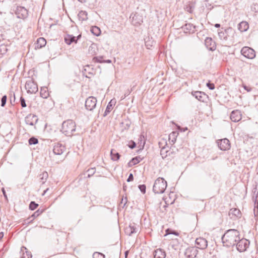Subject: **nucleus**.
Segmentation results:
<instances>
[{"label": "nucleus", "instance_id": "obj_38", "mask_svg": "<svg viewBox=\"0 0 258 258\" xmlns=\"http://www.w3.org/2000/svg\"><path fill=\"white\" fill-rule=\"evenodd\" d=\"M79 17L82 19V20H86L87 19V14L85 11H81L79 13Z\"/></svg>", "mask_w": 258, "mask_h": 258}, {"label": "nucleus", "instance_id": "obj_21", "mask_svg": "<svg viewBox=\"0 0 258 258\" xmlns=\"http://www.w3.org/2000/svg\"><path fill=\"white\" fill-rule=\"evenodd\" d=\"M197 254V250L195 247L187 248L185 251V255L188 258H194Z\"/></svg>", "mask_w": 258, "mask_h": 258}, {"label": "nucleus", "instance_id": "obj_3", "mask_svg": "<svg viewBox=\"0 0 258 258\" xmlns=\"http://www.w3.org/2000/svg\"><path fill=\"white\" fill-rule=\"evenodd\" d=\"M167 182L163 178L159 177L154 184L153 190L155 194H163L167 187Z\"/></svg>", "mask_w": 258, "mask_h": 258}, {"label": "nucleus", "instance_id": "obj_37", "mask_svg": "<svg viewBox=\"0 0 258 258\" xmlns=\"http://www.w3.org/2000/svg\"><path fill=\"white\" fill-rule=\"evenodd\" d=\"M104 60L102 56H95L93 58V61L95 62L103 63L104 62Z\"/></svg>", "mask_w": 258, "mask_h": 258}, {"label": "nucleus", "instance_id": "obj_20", "mask_svg": "<svg viewBox=\"0 0 258 258\" xmlns=\"http://www.w3.org/2000/svg\"><path fill=\"white\" fill-rule=\"evenodd\" d=\"M43 212V209H38L36 212H35L30 217H29L28 219L25 220V223L26 224H29L31 223L33 220L39 216Z\"/></svg>", "mask_w": 258, "mask_h": 258}, {"label": "nucleus", "instance_id": "obj_16", "mask_svg": "<svg viewBox=\"0 0 258 258\" xmlns=\"http://www.w3.org/2000/svg\"><path fill=\"white\" fill-rule=\"evenodd\" d=\"M25 122L26 124L33 126L38 121V117L34 114H30L25 117Z\"/></svg>", "mask_w": 258, "mask_h": 258}, {"label": "nucleus", "instance_id": "obj_56", "mask_svg": "<svg viewBox=\"0 0 258 258\" xmlns=\"http://www.w3.org/2000/svg\"><path fill=\"white\" fill-rule=\"evenodd\" d=\"M123 190H125V189H126L125 186H123Z\"/></svg>", "mask_w": 258, "mask_h": 258}, {"label": "nucleus", "instance_id": "obj_33", "mask_svg": "<svg viewBox=\"0 0 258 258\" xmlns=\"http://www.w3.org/2000/svg\"><path fill=\"white\" fill-rule=\"evenodd\" d=\"M110 156L111 159L113 161H117L120 158L119 154L114 149L111 150Z\"/></svg>", "mask_w": 258, "mask_h": 258}, {"label": "nucleus", "instance_id": "obj_36", "mask_svg": "<svg viewBox=\"0 0 258 258\" xmlns=\"http://www.w3.org/2000/svg\"><path fill=\"white\" fill-rule=\"evenodd\" d=\"M91 31L96 36H99L101 32L100 29L97 26L92 27L91 28Z\"/></svg>", "mask_w": 258, "mask_h": 258}, {"label": "nucleus", "instance_id": "obj_23", "mask_svg": "<svg viewBox=\"0 0 258 258\" xmlns=\"http://www.w3.org/2000/svg\"><path fill=\"white\" fill-rule=\"evenodd\" d=\"M192 95L199 101L201 102H204L207 97L206 94L201 91H195L192 92Z\"/></svg>", "mask_w": 258, "mask_h": 258}, {"label": "nucleus", "instance_id": "obj_12", "mask_svg": "<svg viewBox=\"0 0 258 258\" xmlns=\"http://www.w3.org/2000/svg\"><path fill=\"white\" fill-rule=\"evenodd\" d=\"M218 146L220 150L226 151L230 149V144L227 139H223L217 142Z\"/></svg>", "mask_w": 258, "mask_h": 258}, {"label": "nucleus", "instance_id": "obj_18", "mask_svg": "<svg viewBox=\"0 0 258 258\" xmlns=\"http://www.w3.org/2000/svg\"><path fill=\"white\" fill-rule=\"evenodd\" d=\"M205 44L206 47L212 51L216 49V46L215 42L212 40L211 38L207 37L205 40Z\"/></svg>", "mask_w": 258, "mask_h": 258}, {"label": "nucleus", "instance_id": "obj_41", "mask_svg": "<svg viewBox=\"0 0 258 258\" xmlns=\"http://www.w3.org/2000/svg\"><path fill=\"white\" fill-rule=\"evenodd\" d=\"M38 142V139L34 137L30 138L29 140V144L30 145H35V144H37Z\"/></svg>", "mask_w": 258, "mask_h": 258}, {"label": "nucleus", "instance_id": "obj_48", "mask_svg": "<svg viewBox=\"0 0 258 258\" xmlns=\"http://www.w3.org/2000/svg\"><path fill=\"white\" fill-rule=\"evenodd\" d=\"M133 180H134V176L132 173H131L129 175L128 178L127 179V181L130 182V181H133Z\"/></svg>", "mask_w": 258, "mask_h": 258}, {"label": "nucleus", "instance_id": "obj_14", "mask_svg": "<svg viewBox=\"0 0 258 258\" xmlns=\"http://www.w3.org/2000/svg\"><path fill=\"white\" fill-rule=\"evenodd\" d=\"M195 242L196 246L198 248L204 249L207 247L208 242L207 240L204 238H197Z\"/></svg>", "mask_w": 258, "mask_h": 258}, {"label": "nucleus", "instance_id": "obj_2", "mask_svg": "<svg viewBox=\"0 0 258 258\" xmlns=\"http://www.w3.org/2000/svg\"><path fill=\"white\" fill-rule=\"evenodd\" d=\"M76 131V123L71 120L69 119L63 122L60 131L67 136H72L73 132Z\"/></svg>", "mask_w": 258, "mask_h": 258}, {"label": "nucleus", "instance_id": "obj_22", "mask_svg": "<svg viewBox=\"0 0 258 258\" xmlns=\"http://www.w3.org/2000/svg\"><path fill=\"white\" fill-rule=\"evenodd\" d=\"M20 253L21 258H31L32 256L31 252L25 246L21 247Z\"/></svg>", "mask_w": 258, "mask_h": 258}, {"label": "nucleus", "instance_id": "obj_11", "mask_svg": "<svg viewBox=\"0 0 258 258\" xmlns=\"http://www.w3.org/2000/svg\"><path fill=\"white\" fill-rule=\"evenodd\" d=\"M97 99L93 96L89 97L85 102L86 108L90 111L93 110L96 106Z\"/></svg>", "mask_w": 258, "mask_h": 258}, {"label": "nucleus", "instance_id": "obj_15", "mask_svg": "<svg viewBox=\"0 0 258 258\" xmlns=\"http://www.w3.org/2000/svg\"><path fill=\"white\" fill-rule=\"evenodd\" d=\"M81 37V34L79 35L77 37H75L72 35L67 34L64 37V41L68 45L71 44L73 42L77 43L78 40Z\"/></svg>", "mask_w": 258, "mask_h": 258}, {"label": "nucleus", "instance_id": "obj_30", "mask_svg": "<svg viewBox=\"0 0 258 258\" xmlns=\"http://www.w3.org/2000/svg\"><path fill=\"white\" fill-rule=\"evenodd\" d=\"M138 231L137 228L134 225H130L125 229V232L129 235H131L133 233H137Z\"/></svg>", "mask_w": 258, "mask_h": 258}, {"label": "nucleus", "instance_id": "obj_58", "mask_svg": "<svg viewBox=\"0 0 258 258\" xmlns=\"http://www.w3.org/2000/svg\"><path fill=\"white\" fill-rule=\"evenodd\" d=\"M48 189L47 188V189H46V190H44V194L46 192V191H47Z\"/></svg>", "mask_w": 258, "mask_h": 258}, {"label": "nucleus", "instance_id": "obj_46", "mask_svg": "<svg viewBox=\"0 0 258 258\" xmlns=\"http://www.w3.org/2000/svg\"><path fill=\"white\" fill-rule=\"evenodd\" d=\"M136 143L134 141H131L129 142L128 147L131 149H134V148L136 147Z\"/></svg>", "mask_w": 258, "mask_h": 258}, {"label": "nucleus", "instance_id": "obj_28", "mask_svg": "<svg viewBox=\"0 0 258 258\" xmlns=\"http://www.w3.org/2000/svg\"><path fill=\"white\" fill-rule=\"evenodd\" d=\"M178 134L176 132H172L169 135L168 140L170 144L173 145L175 143Z\"/></svg>", "mask_w": 258, "mask_h": 258}, {"label": "nucleus", "instance_id": "obj_26", "mask_svg": "<svg viewBox=\"0 0 258 258\" xmlns=\"http://www.w3.org/2000/svg\"><path fill=\"white\" fill-rule=\"evenodd\" d=\"M165 252L162 249H157L154 252V258H165Z\"/></svg>", "mask_w": 258, "mask_h": 258}, {"label": "nucleus", "instance_id": "obj_59", "mask_svg": "<svg viewBox=\"0 0 258 258\" xmlns=\"http://www.w3.org/2000/svg\"><path fill=\"white\" fill-rule=\"evenodd\" d=\"M78 1L80 2H81L83 1V0H78Z\"/></svg>", "mask_w": 258, "mask_h": 258}, {"label": "nucleus", "instance_id": "obj_51", "mask_svg": "<svg viewBox=\"0 0 258 258\" xmlns=\"http://www.w3.org/2000/svg\"><path fill=\"white\" fill-rule=\"evenodd\" d=\"M104 62H106V63H110L111 62V60H110V59H107V60H104Z\"/></svg>", "mask_w": 258, "mask_h": 258}, {"label": "nucleus", "instance_id": "obj_43", "mask_svg": "<svg viewBox=\"0 0 258 258\" xmlns=\"http://www.w3.org/2000/svg\"><path fill=\"white\" fill-rule=\"evenodd\" d=\"M20 101L21 105L22 107H26L27 105L26 104L25 100L23 97L21 96L20 97Z\"/></svg>", "mask_w": 258, "mask_h": 258}, {"label": "nucleus", "instance_id": "obj_10", "mask_svg": "<svg viewBox=\"0 0 258 258\" xmlns=\"http://www.w3.org/2000/svg\"><path fill=\"white\" fill-rule=\"evenodd\" d=\"M15 14L17 18L24 19L28 17V12L26 9L23 7L17 6L15 10Z\"/></svg>", "mask_w": 258, "mask_h": 258}, {"label": "nucleus", "instance_id": "obj_4", "mask_svg": "<svg viewBox=\"0 0 258 258\" xmlns=\"http://www.w3.org/2000/svg\"><path fill=\"white\" fill-rule=\"evenodd\" d=\"M66 150V148L64 145L60 143H56L54 144L53 148V153L55 155L60 156V159L56 160V162L59 163L63 161L66 156L63 155V153Z\"/></svg>", "mask_w": 258, "mask_h": 258}, {"label": "nucleus", "instance_id": "obj_55", "mask_svg": "<svg viewBox=\"0 0 258 258\" xmlns=\"http://www.w3.org/2000/svg\"><path fill=\"white\" fill-rule=\"evenodd\" d=\"M3 194H4V196L5 197H6V192H5V190L4 189H3Z\"/></svg>", "mask_w": 258, "mask_h": 258}, {"label": "nucleus", "instance_id": "obj_6", "mask_svg": "<svg viewBox=\"0 0 258 258\" xmlns=\"http://www.w3.org/2000/svg\"><path fill=\"white\" fill-rule=\"evenodd\" d=\"M25 89L28 93L34 94L38 91L37 85L32 80H29L25 84Z\"/></svg>", "mask_w": 258, "mask_h": 258}, {"label": "nucleus", "instance_id": "obj_34", "mask_svg": "<svg viewBox=\"0 0 258 258\" xmlns=\"http://www.w3.org/2000/svg\"><path fill=\"white\" fill-rule=\"evenodd\" d=\"M40 96L43 98H47L49 96V92L47 87H42L40 89Z\"/></svg>", "mask_w": 258, "mask_h": 258}, {"label": "nucleus", "instance_id": "obj_57", "mask_svg": "<svg viewBox=\"0 0 258 258\" xmlns=\"http://www.w3.org/2000/svg\"><path fill=\"white\" fill-rule=\"evenodd\" d=\"M123 190H125V189H126L125 186H123Z\"/></svg>", "mask_w": 258, "mask_h": 258}, {"label": "nucleus", "instance_id": "obj_27", "mask_svg": "<svg viewBox=\"0 0 258 258\" xmlns=\"http://www.w3.org/2000/svg\"><path fill=\"white\" fill-rule=\"evenodd\" d=\"M249 28V25L246 21H242L240 22L238 26V29L240 32H245L248 30Z\"/></svg>", "mask_w": 258, "mask_h": 258}, {"label": "nucleus", "instance_id": "obj_44", "mask_svg": "<svg viewBox=\"0 0 258 258\" xmlns=\"http://www.w3.org/2000/svg\"><path fill=\"white\" fill-rule=\"evenodd\" d=\"M88 172V177H90L91 175H93L95 172V169L93 168H91L90 169H89L87 171Z\"/></svg>", "mask_w": 258, "mask_h": 258}, {"label": "nucleus", "instance_id": "obj_19", "mask_svg": "<svg viewBox=\"0 0 258 258\" xmlns=\"http://www.w3.org/2000/svg\"><path fill=\"white\" fill-rule=\"evenodd\" d=\"M185 33H193L195 31L196 27L191 23H186L182 27Z\"/></svg>", "mask_w": 258, "mask_h": 258}, {"label": "nucleus", "instance_id": "obj_31", "mask_svg": "<svg viewBox=\"0 0 258 258\" xmlns=\"http://www.w3.org/2000/svg\"><path fill=\"white\" fill-rule=\"evenodd\" d=\"M115 101H113V100H111L108 104L106 108L105 109L104 116H106L112 109L113 105H114Z\"/></svg>", "mask_w": 258, "mask_h": 258}, {"label": "nucleus", "instance_id": "obj_49", "mask_svg": "<svg viewBox=\"0 0 258 258\" xmlns=\"http://www.w3.org/2000/svg\"><path fill=\"white\" fill-rule=\"evenodd\" d=\"M257 202L256 203V206L255 207H256L258 208V192H256V195H255V202L257 201Z\"/></svg>", "mask_w": 258, "mask_h": 258}, {"label": "nucleus", "instance_id": "obj_9", "mask_svg": "<svg viewBox=\"0 0 258 258\" xmlns=\"http://www.w3.org/2000/svg\"><path fill=\"white\" fill-rule=\"evenodd\" d=\"M233 32L234 30L231 27L224 30L222 28V30L218 31V36L221 40H227L229 35L233 33Z\"/></svg>", "mask_w": 258, "mask_h": 258}, {"label": "nucleus", "instance_id": "obj_50", "mask_svg": "<svg viewBox=\"0 0 258 258\" xmlns=\"http://www.w3.org/2000/svg\"><path fill=\"white\" fill-rule=\"evenodd\" d=\"M4 236V234L3 232H0V240H1Z\"/></svg>", "mask_w": 258, "mask_h": 258}, {"label": "nucleus", "instance_id": "obj_42", "mask_svg": "<svg viewBox=\"0 0 258 258\" xmlns=\"http://www.w3.org/2000/svg\"><path fill=\"white\" fill-rule=\"evenodd\" d=\"M7 100V96L4 95L1 99V106L4 107L6 104Z\"/></svg>", "mask_w": 258, "mask_h": 258}, {"label": "nucleus", "instance_id": "obj_13", "mask_svg": "<svg viewBox=\"0 0 258 258\" xmlns=\"http://www.w3.org/2000/svg\"><path fill=\"white\" fill-rule=\"evenodd\" d=\"M247 240L245 239H240L239 238V240L237 241L236 245L237 249L240 251L242 252L246 250L247 247Z\"/></svg>", "mask_w": 258, "mask_h": 258}, {"label": "nucleus", "instance_id": "obj_25", "mask_svg": "<svg viewBox=\"0 0 258 258\" xmlns=\"http://www.w3.org/2000/svg\"><path fill=\"white\" fill-rule=\"evenodd\" d=\"M46 44V40L43 37H40L37 39V42L35 44V48L40 49L44 47Z\"/></svg>", "mask_w": 258, "mask_h": 258}, {"label": "nucleus", "instance_id": "obj_5", "mask_svg": "<svg viewBox=\"0 0 258 258\" xmlns=\"http://www.w3.org/2000/svg\"><path fill=\"white\" fill-rule=\"evenodd\" d=\"M159 145L161 148L160 155H161L163 159H165L168 157H171V154L173 153L170 150V148L167 146L166 142L163 141V143L162 142H159Z\"/></svg>", "mask_w": 258, "mask_h": 258}, {"label": "nucleus", "instance_id": "obj_53", "mask_svg": "<svg viewBox=\"0 0 258 258\" xmlns=\"http://www.w3.org/2000/svg\"><path fill=\"white\" fill-rule=\"evenodd\" d=\"M124 202V205L125 204V203L127 202V199L126 198H125L124 199V200H123V199H122V202Z\"/></svg>", "mask_w": 258, "mask_h": 258}, {"label": "nucleus", "instance_id": "obj_60", "mask_svg": "<svg viewBox=\"0 0 258 258\" xmlns=\"http://www.w3.org/2000/svg\"><path fill=\"white\" fill-rule=\"evenodd\" d=\"M257 258H258V257H257Z\"/></svg>", "mask_w": 258, "mask_h": 258}, {"label": "nucleus", "instance_id": "obj_8", "mask_svg": "<svg viewBox=\"0 0 258 258\" xmlns=\"http://www.w3.org/2000/svg\"><path fill=\"white\" fill-rule=\"evenodd\" d=\"M130 19H131L132 23L135 26L140 25L143 22V16L139 13L132 14Z\"/></svg>", "mask_w": 258, "mask_h": 258}, {"label": "nucleus", "instance_id": "obj_29", "mask_svg": "<svg viewBox=\"0 0 258 258\" xmlns=\"http://www.w3.org/2000/svg\"><path fill=\"white\" fill-rule=\"evenodd\" d=\"M142 158L140 156H137L132 158V159L128 163V166L132 167L141 161Z\"/></svg>", "mask_w": 258, "mask_h": 258}, {"label": "nucleus", "instance_id": "obj_24", "mask_svg": "<svg viewBox=\"0 0 258 258\" xmlns=\"http://www.w3.org/2000/svg\"><path fill=\"white\" fill-rule=\"evenodd\" d=\"M229 215L232 219H235L240 217L241 212L240 210L236 208H232L230 210Z\"/></svg>", "mask_w": 258, "mask_h": 258}, {"label": "nucleus", "instance_id": "obj_54", "mask_svg": "<svg viewBox=\"0 0 258 258\" xmlns=\"http://www.w3.org/2000/svg\"><path fill=\"white\" fill-rule=\"evenodd\" d=\"M169 231H170L169 229H167L166 230V235L170 234V233L169 232Z\"/></svg>", "mask_w": 258, "mask_h": 258}, {"label": "nucleus", "instance_id": "obj_7", "mask_svg": "<svg viewBox=\"0 0 258 258\" xmlns=\"http://www.w3.org/2000/svg\"><path fill=\"white\" fill-rule=\"evenodd\" d=\"M241 54L245 57L253 59L255 57V51L249 47H243L241 50Z\"/></svg>", "mask_w": 258, "mask_h": 258}, {"label": "nucleus", "instance_id": "obj_32", "mask_svg": "<svg viewBox=\"0 0 258 258\" xmlns=\"http://www.w3.org/2000/svg\"><path fill=\"white\" fill-rule=\"evenodd\" d=\"M146 143V140L144 136L143 135H141L138 139V143L139 147L141 149H143Z\"/></svg>", "mask_w": 258, "mask_h": 258}, {"label": "nucleus", "instance_id": "obj_52", "mask_svg": "<svg viewBox=\"0 0 258 258\" xmlns=\"http://www.w3.org/2000/svg\"><path fill=\"white\" fill-rule=\"evenodd\" d=\"M215 27L216 28H219L220 27V24H218V23L215 24Z\"/></svg>", "mask_w": 258, "mask_h": 258}, {"label": "nucleus", "instance_id": "obj_1", "mask_svg": "<svg viewBox=\"0 0 258 258\" xmlns=\"http://www.w3.org/2000/svg\"><path fill=\"white\" fill-rule=\"evenodd\" d=\"M238 240H239V232L234 229L227 230L222 237L223 245L227 247L235 245Z\"/></svg>", "mask_w": 258, "mask_h": 258}, {"label": "nucleus", "instance_id": "obj_39", "mask_svg": "<svg viewBox=\"0 0 258 258\" xmlns=\"http://www.w3.org/2000/svg\"><path fill=\"white\" fill-rule=\"evenodd\" d=\"M38 206V204L36 203L35 202L32 201L29 204V209L31 210H34Z\"/></svg>", "mask_w": 258, "mask_h": 258}, {"label": "nucleus", "instance_id": "obj_35", "mask_svg": "<svg viewBox=\"0 0 258 258\" xmlns=\"http://www.w3.org/2000/svg\"><path fill=\"white\" fill-rule=\"evenodd\" d=\"M40 179L41 180L40 182L42 184L44 183L46 181L47 178L48 177V174L47 172H43L42 174H40Z\"/></svg>", "mask_w": 258, "mask_h": 258}, {"label": "nucleus", "instance_id": "obj_40", "mask_svg": "<svg viewBox=\"0 0 258 258\" xmlns=\"http://www.w3.org/2000/svg\"><path fill=\"white\" fill-rule=\"evenodd\" d=\"M93 258H105V255L100 252H95L93 254Z\"/></svg>", "mask_w": 258, "mask_h": 258}, {"label": "nucleus", "instance_id": "obj_17", "mask_svg": "<svg viewBox=\"0 0 258 258\" xmlns=\"http://www.w3.org/2000/svg\"><path fill=\"white\" fill-rule=\"evenodd\" d=\"M230 119L233 122H238L241 119V114L239 110H235L232 111Z\"/></svg>", "mask_w": 258, "mask_h": 258}, {"label": "nucleus", "instance_id": "obj_45", "mask_svg": "<svg viewBox=\"0 0 258 258\" xmlns=\"http://www.w3.org/2000/svg\"><path fill=\"white\" fill-rule=\"evenodd\" d=\"M139 188L140 189L141 191L143 193H145L146 192V185L144 184L139 185Z\"/></svg>", "mask_w": 258, "mask_h": 258}, {"label": "nucleus", "instance_id": "obj_47", "mask_svg": "<svg viewBox=\"0 0 258 258\" xmlns=\"http://www.w3.org/2000/svg\"><path fill=\"white\" fill-rule=\"evenodd\" d=\"M207 86L210 90H214L215 88V85L213 83H211L210 82L207 83Z\"/></svg>", "mask_w": 258, "mask_h": 258}]
</instances>
